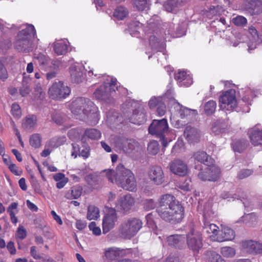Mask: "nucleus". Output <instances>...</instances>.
<instances>
[{
    "instance_id": "61",
    "label": "nucleus",
    "mask_w": 262,
    "mask_h": 262,
    "mask_svg": "<svg viewBox=\"0 0 262 262\" xmlns=\"http://www.w3.org/2000/svg\"><path fill=\"white\" fill-rule=\"evenodd\" d=\"M144 207L146 210H150L155 208L156 203L152 199H146L144 202Z\"/></svg>"
},
{
    "instance_id": "48",
    "label": "nucleus",
    "mask_w": 262,
    "mask_h": 262,
    "mask_svg": "<svg viewBox=\"0 0 262 262\" xmlns=\"http://www.w3.org/2000/svg\"><path fill=\"white\" fill-rule=\"evenodd\" d=\"M147 150L150 154L156 155L159 151L158 142L155 140L151 141L148 145Z\"/></svg>"
},
{
    "instance_id": "32",
    "label": "nucleus",
    "mask_w": 262,
    "mask_h": 262,
    "mask_svg": "<svg viewBox=\"0 0 262 262\" xmlns=\"http://www.w3.org/2000/svg\"><path fill=\"white\" fill-rule=\"evenodd\" d=\"M221 230L223 237H220V240H223L225 242L231 241L234 238V232L231 228L226 226H222Z\"/></svg>"
},
{
    "instance_id": "55",
    "label": "nucleus",
    "mask_w": 262,
    "mask_h": 262,
    "mask_svg": "<svg viewBox=\"0 0 262 262\" xmlns=\"http://www.w3.org/2000/svg\"><path fill=\"white\" fill-rule=\"evenodd\" d=\"M81 131L78 128H72L68 133V136L72 140L79 138Z\"/></svg>"
},
{
    "instance_id": "34",
    "label": "nucleus",
    "mask_w": 262,
    "mask_h": 262,
    "mask_svg": "<svg viewBox=\"0 0 262 262\" xmlns=\"http://www.w3.org/2000/svg\"><path fill=\"white\" fill-rule=\"evenodd\" d=\"M227 125L222 120H218L213 123L211 130L215 134L218 135L225 131Z\"/></svg>"
},
{
    "instance_id": "51",
    "label": "nucleus",
    "mask_w": 262,
    "mask_h": 262,
    "mask_svg": "<svg viewBox=\"0 0 262 262\" xmlns=\"http://www.w3.org/2000/svg\"><path fill=\"white\" fill-rule=\"evenodd\" d=\"M11 113L13 116L16 118H19L21 117L20 107L17 103H14L12 104Z\"/></svg>"
},
{
    "instance_id": "17",
    "label": "nucleus",
    "mask_w": 262,
    "mask_h": 262,
    "mask_svg": "<svg viewBox=\"0 0 262 262\" xmlns=\"http://www.w3.org/2000/svg\"><path fill=\"white\" fill-rule=\"evenodd\" d=\"M243 250L250 254H262V244L253 240H247L242 243Z\"/></svg>"
},
{
    "instance_id": "3",
    "label": "nucleus",
    "mask_w": 262,
    "mask_h": 262,
    "mask_svg": "<svg viewBox=\"0 0 262 262\" xmlns=\"http://www.w3.org/2000/svg\"><path fill=\"white\" fill-rule=\"evenodd\" d=\"M71 110L77 119L86 120L91 125H94L98 122V107L89 99L77 98L72 102Z\"/></svg>"
},
{
    "instance_id": "11",
    "label": "nucleus",
    "mask_w": 262,
    "mask_h": 262,
    "mask_svg": "<svg viewBox=\"0 0 262 262\" xmlns=\"http://www.w3.org/2000/svg\"><path fill=\"white\" fill-rule=\"evenodd\" d=\"M207 167L203 170L200 169L199 172L198 177L202 181H214L219 177L220 169L216 165L214 164V162L209 163L206 165Z\"/></svg>"
},
{
    "instance_id": "36",
    "label": "nucleus",
    "mask_w": 262,
    "mask_h": 262,
    "mask_svg": "<svg viewBox=\"0 0 262 262\" xmlns=\"http://www.w3.org/2000/svg\"><path fill=\"white\" fill-rule=\"evenodd\" d=\"M216 108V103L214 100H209L206 102L204 106V112L207 115H212Z\"/></svg>"
},
{
    "instance_id": "14",
    "label": "nucleus",
    "mask_w": 262,
    "mask_h": 262,
    "mask_svg": "<svg viewBox=\"0 0 262 262\" xmlns=\"http://www.w3.org/2000/svg\"><path fill=\"white\" fill-rule=\"evenodd\" d=\"M148 178L156 185L162 184L165 182V176L162 167L160 166H153L148 172Z\"/></svg>"
},
{
    "instance_id": "28",
    "label": "nucleus",
    "mask_w": 262,
    "mask_h": 262,
    "mask_svg": "<svg viewBox=\"0 0 262 262\" xmlns=\"http://www.w3.org/2000/svg\"><path fill=\"white\" fill-rule=\"evenodd\" d=\"M68 42L65 40L56 41L54 43V51L58 55H63L67 52Z\"/></svg>"
},
{
    "instance_id": "6",
    "label": "nucleus",
    "mask_w": 262,
    "mask_h": 262,
    "mask_svg": "<svg viewBox=\"0 0 262 262\" xmlns=\"http://www.w3.org/2000/svg\"><path fill=\"white\" fill-rule=\"evenodd\" d=\"M142 225V221L137 218L124 220L119 226V235L123 239H130L137 234Z\"/></svg>"
},
{
    "instance_id": "56",
    "label": "nucleus",
    "mask_w": 262,
    "mask_h": 262,
    "mask_svg": "<svg viewBox=\"0 0 262 262\" xmlns=\"http://www.w3.org/2000/svg\"><path fill=\"white\" fill-rule=\"evenodd\" d=\"M8 74L7 69L2 61L0 60V79L3 81H5L8 78Z\"/></svg>"
},
{
    "instance_id": "60",
    "label": "nucleus",
    "mask_w": 262,
    "mask_h": 262,
    "mask_svg": "<svg viewBox=\"0 0 262 262\" xmlns=\"http://www.w3.org/2000/svg\"><path fill=\"white\" fill-rule=\"evenodd\" d=\"M52 120L56 124L60 125L64 122V118L59 113H55L52 117Z\"/></svg>"
},
{
    "instance_id": "38",
    "label": "nucleus",
    "mask_w": 262,
    "mask_h": 262,
    "mask_svg": "<svg viewBox=\"0 0 262 262\" xmlns=\"http://www.w3.org/2000/svg\"><path fill=\"white\" fill-rule=\"evenodd\" d=\"M163 6L167 12L175 13L179 6V2L178 0H167Z\"/></svg>"
},
{
    "instance_id": "16",
    "label": "nucleus",
    "mask_w": 262,
    "mask_h": 262,
    "mask_svg": "<svg viewBox=\"0 0 262 262\" xmlns=\"http://www.w3.org/2000/svg\"><path fill=\"white\" fill-rule=\"evenodd\" d=\"M83 71L82 65L78 63L71 64L69 68V72L72 81L77 83L81 82L84 79Z\"/></svg>"
},
{
    "instance_id": "23",
    "label": "nucleus",
    "mask_w": 262,
    "mask_h": 262,
    "mask_svg": "<svg viewBox=\"0 0 262 262\" xmlns=\"http://www.w3.org/2000/svg\"><path fill=\"white\" fill-rule=\"evenodd\" d=\"M184 136L190 143L196 142L200 138L198 130L191 126H187L184 133Z\"/></svg>"
},
{
    "instance_id": "45",
    "label": "nucleus",
    "mask_w": 262,
    "mask_h": 262,
    "mask_svg": "<svg viewBox=\"0 0 262 262\" xmlns=\"http://www.w3.org/2000/svg\"><path fill=\"white\" fill-rule=\"evenodd\" d=\"M249 33L251 34V35L252 36L253 40L255 42V43L254 45H252L249 46L248 49L249 50H251L254 49L256 48L257 43H259V38H258V35L257 34V31L256 29L254 27H253V26L250 27L249 28Z\"/></svg>"
},
{
    "instance_id": "1",
    "label": "nucleus",
    "mask_w": 262,
    "mask_h": 262,
    "mask_svg": "<svg viewBox=\"0 0 262 262\" xmlns=\"http://www.w3.org/2000/svg\"><path fill=\"white\" fill-rule=\"evenodd\" d=\"M241 100L237 103L235 97V91L230 89L225 92L220 98V107L223 110L231 111L234 109L238 112L240 110L244 113H248L250 111V105L254 97L256 96L255 92L250 88H246L239 92Z\"/></svg>"
},
{
    "instance_id": "33",
    "label": "nucleus",
    "mask_w": 262,
    "mask_h": 262,
    "mask_svg": "<svg viewBox=\"0 0 262 262\" xmlns=\"http://www.w3.org/2000/svg\"><path fill=\"white\" fill-rule=\"evenodd\" d=\"M66 141V138L64 136L55 137L47 143L46 147L54 148L63 144Z\"/></svg>"
},
{
    "instance_id": "46",
    "label": "nucleus",
    "mask_w": 262,
    "mask_h": 262,
    "mask_svg": "<svg viewBox=\"0 0 262 262\" xmlns=\"http://www.w3.org/2000/svg\"><path fill=\"white\" fill-rule=\"evenodd\" d=\"M127 147H125L124 152L126 154H130L138 148L139 144L134 139H128Z\"/></svg>"
},
{
    "instance_id": "62",
    "label": "nucleus",
    "mask_w": 262,
    "mask_h": 262,
    "mask_svg": "<svg viewBox=\"0 0 262 262\" xmlns=\"http://www.w3.org/2000/svg\"><path fill=\"white\" fill-rule=\"evenodd\" d=\"M184 146V143L182 140H179L175 143L174 146H173L171 152L172 153H176L180 152L181 148H182Z\"/></svg>"
},
{
    "instance_id": "30",
    "label": "nucleus",
    "mask_w": 262,
    "mask_h": 262,
    "mask_svg": "<svg viewBox=\"0 0 262 262\" xmlns=\"http://www.w3.org/2000/svg\"><path fill=\"white\" fill-rule=\"evenodd\" d=\"M122 250L117 247H111L105 249L104 256L108 260L112 261L120 256Z\"/></svg>"
},
{
    "instance_id": "53",
    "label": "nucleus",
    "mask_w": 262,
    "mask_h": 262,
    "mask_svg": "<svg viewBox=\"0 0 262 262\" xmlns=\"http://www.w3.org/2000/svg\"><path fill=\"white\" fill-rule=\"evenodd\" d=\"M30 92V86L27 82L23 81L19 89V93L23 97L27 96Z\"/></svg>"
},
{
    "instance_id": "43",
    "label": "nucleus",
    "mask_w": 262,
    "mask_h": 262,
    "mask_svg": "<svg viewBox=\"0 0 262 262\" xmlns=\"http://www.w3.org/2000/svg\"><path fill=\"white\" fill-rule=\"evenodd\" d=\"M247 146V142L245 140H237L232 143V147L234 151L241 152Z\"/></svg>"
},
{
    "instance_id": "5",
    "label": "nucleus",
    "mask_w": 262,
    "mask_h": 262,
    "mask_svg": "<svg viewBox=\"0 0 262 262\" xmlns=\"http://www.w3.org/2000/svg\"><path fill=\"white\" fill-rule=\"evenodd\" d=\"M25 27L18 33L15 47L19 51L29 52L33 49L32 40L36 33L32 25H26Z\"/></svg>"
},
{
    "instance_id": "22",
    "label": "nucleus",
    "mask_w": 262,
    "mask_h": 262,
    "mask_svg": "<svg viewBox=\"0 0 262 262\" xmlns=\"http://www.w3.org/2000/svg\"><path fill=\"white\" fill-rule=\"evenodd\" d=\"M175 79L180 85L189 86L192 83V78L185 71H179L175 75Z\"/></svg>"
},
{
    "instance_id": "57",
    "label": "nucleus",
    "mask_w": 262,
    "mask_h": 262,
    "mask_svg": "<svg viewBox=\"0 0 262 262\" xmlns=\"http://www.w3.org/2000/svg\"><path fill=\"white\" fill-rule=\"evenodd\" d=\"M135 6L140 11H143L147 8L146 0H134Z\"/></svg>"
},
{
    "instance_id": "41",
    "label": "nucleus",
    "mask_w": 262,
    "mask_h": 262,
    "mask_svg": "<svg viewBox=\"0 0 262 262\" xmlns=\"http://www.w3.org/2000/svg\"><path fill=\"white\" fill-rule=\"evenodd\" d=\"M208 262H226L221 255L214 251H208L206 254Z\"/></svg>"
},
{
    "instance_id": "8",
    "label": "nucleus",
    "mask_w": 262,
    "mask_h": 262,
    "mask_svg": "<svg viewBox=\"0 0 262 262\" xmlns=\"http://www.w3.org/2000/svg\"><path fill=\"white\" fill-rule=\"evenodd\" d=\"M149 133L160 138L162 144L165 148L171 140H167L165 136L168 132V125L167 120H154L148 128Z\"/></svg>"
},
{
    "instance_id": "21",
    "label": "nucleus",
    "mask_w": 262,
    "mask_h": 262,
    "mask_svg": "<svg viewBox=\"0 0 262 262\" xmlns=\"http://www.w3.org/2000/svg\"><path fill=\"white\" fill-rule=\"evenodd\" d=\"M134 204V200L130 194L121 197L116 205L117 208L123 212L129 211Z\"/></svg>"
},
{
    "instance_id": "59",
    "label": "nucleus",
    "mask_w": 262,
    "mask_h": 262,
    "mask_svg": "<svg viewBox=\"0 0 262 262\" xmlns=\"http://www.w3.org/2000/svg\"><path fill=\"white\" fill-rule=\"evenodd\" d=\"M223 234H222L221 229L216 230V232L215 233H214L213 234H211L210 235V238L212 241L214 242H223V240H220L219 239L220 237H223Z\"/></svg>"
},
{
    "instance_id": "24",
    "label": "nucleus",
    "mask_w": 262,
    "mask_h": 262,
    "mask_svg": "<svg viewBox=\"0 0 262 262\" xmlns=\"http://www.w3.org/2000/svg\"><path fill=\"white\" fill-rule=\"evenodd\" d=\"M194 159L199 162L203 163L205 166L209 163L214 162V160L210 158L206 152L199 150L195 152L193 155Z\"/></svg>"
},
{
    "instance_id": "50",
    "label": "nucleus",
    "mask_w": 262,
    "mask_h": 262,
    "mask_svg": "<svg viewBox=\"0 0 262 262\" xmlns=\"http://www.w3.org/2000/svg\"><path fill=\"white\" fill-rule=\"evenodd\" d=\"M163 102V99L161 97H152L149 102L148 105L150 109H154L156 107L159 106L160 103Z\"/></svg>"
},
{
    "instance_id": "47",
    "label": "nucleus",
    "mask_w": 262,
    "mask_h": 262,
    "mask_svg": "<svg viewBox=\"0 0 262 262\" xmlns=\"http://www.w3.org/2000/svg\"><path fill=\"white\" fill-rule=\"evenodd\" d=\"M35 59L37 60L38 64L41 68H45L47 66L50 61V58L42 54H39Z\"/></svg>"
},
{
    "instance_id": "10",
    "label": "nucleus",
    "mask_w": 262,
    "mask_h": 262,
    "mask_svg": "<svg viewBox=\"0 0 262 262\" xmlns=\"http://www.w3.org/2000/svg\"><path fill=\"white\" fill-rule=\"evenodd\" d=\"M203 238L201 232L191 229L187 234V244L189 249L194 253H198L203 246Z\"/></svg>"
},
{
    "instance_id": "7",
    "label": "nucleus",
    "mask_w": 262,
    "mask_h": 262,
    "mask_svg": "<svg viewBox=\"0 0 262 262\" xmlns=\"http://www.w3.org/2000/svg\"><path fill=\"white\" fill-rule=\"evenodd\" d=\"M117 89L116 79L107 76L104 84L94 93V96L98 100L110 102L112 96Z\"/></svg>"
},
{
    "instance_id": "52",
    "label": "nucleus",
    "mask_w": 262,
    "mask_h": 262,
    "mask_svg": "<svg viewBox=\"0 0 262 262\" xmlns=\"http://www.w3.org/2000/svg\"><path fill=\"white\" fill-rule=\"evenodd\" d=\"M232 23L236 26H243L245 25L247 23V19L243 16H237L235 17H233L232 18Z\"/></svg>"
},
{
    "instance_id": "42",
    "label": "nucleus",
    "mask_w": 262,
    "mask_h": 262,
    "mask_svg": "<svg viewBox=\"0 0 262 262\" xmlns=\"http://www.w3.org/2000/svg\"><path fill=\"white\" fill-rule=\"evenodd\" d=\"M220 252L224 257L231 258L235 255L236 251L232 247L226 246L221 248Z\"/></svg>"
},
{
    "instance_id": "13",
    "label": "nucleus",
    "mask_w": 262,
    "mask_h": 262,
    "mask_svg": "<svg viewBox=\"0 0 262 262\" xmlns=\"http://www.w3.org/2000/svg\"><path fill=\"white\" fill-rule=\"evenodd\" d=\"M171 103L172 104L174 110L178 112L179 117L182 119L189 120L197 114L196 110L188 108L174 100L171 101Z\"/></svg>"
},
{
    "instance_id": "40",
    "label": "nucleus",
    "mask_w": 262,
    "mask_h": 262,
    "mask_svg": "<svg viewBox=\"0 0 262 262\" xmlns=\"http://www.w3.org/2000/svg\"><path fill=\"white\" fill-rule=\"evenodd\" d=\"M128 12L126 8L123 7H118L114 12V16L119 20H122L128 15Z\"/></svg>"
},
{
    "instance_id": "49",
    "label": "nucleus",
    "mask_w": 262,
    "mask_h": 262,
    "mask_svg": "<svg viewBox=\"0 0 262 262\" xmlns=\"http://www.w3.org/2000/svg\"><path fill=\"white\" fill-rule=\"evenodd\" d=\"M30 144L35 148L39 147L41 145V137L38 134L32 135L30 138Z\"/></svg>"
},
{
    "instance_id": "29",
    "label": "nucleus",
    "mask_w": 262,
    "mask_h": 262,
    "mask_svg": "<svg viewBox=\"0 0 262 262\" xmlns=\"http://www.w3.org/2000/svg\"><path fill=\"white\" fill-rule=\"evenodd\" d=\"M37 124V118L34 115H29L23 120V127L27 130L32 131Z\"/></svg>"
},
{
    "instance_id": "2",
    "label": "nucleus",
    "mask_w": 262,
    "mask_h": 262,
    "mask_svg": "<svg viewBox=\"0 0 262 262\" xmlns=\"http://www.w3.org/2000/svg\"><path fill=\"white\" fill-rule=\"evenodd\" d=\"M156 211L162 219L166 222H180L184 217V209L174 196L169 194L161 196Z\"/></svg>"
},
{
    "instance_id": "63",
    "label": "nucleus",
    "mask_w": 262,
    "mask_h": 262,
    "mask_svg": "<svg viewBox=\"0 0 262 262\" xmlns=\"http://www.w3.org/2000/svg\"><path fill=\"white\" fill-rule=\"evenodd\" d=\"M252 172L253 171L250 169H243L238 172L237 177L240 179H245L251 175Z\"/></svg>"
},
{
    "instance_id": "20",
    "label": "nucleus",
    "mask_w": 262,
    "mask_h": 262,
    "mask_svg": "<svg viewBox=\"0 0 262 262\" xmlns=\"http://www.w3.org/2000/svg\"><path fill=\"white\" fill-rule=\"evenodd\" d=\"M245 9L251 15L258 14L262 12V2L258 0H247Z\"/></svg>"
},
{
    "instance_id": "19",
    "label": "nucleus",
    "mask_w": 262,
    "mask_h": 262,
    "mask_svg": "<svg viewBox=\"0 0 262 262\" xmlns=\"http://www.w3.org/2000/svg\"><path fill=\"white\" fill-rule=\"evenodd\" d=\"M132 111V109L129 110V114H132L130 116L128 114L126 115L124 114L131 122L134 124H141L145 121L146 114L143 109L141 108L139 110Z\"/></svg>"
},
{
    "instance_id": "12",
    "label": "nucleus",
    "mask_w": 262,
    "mask_h": 262,
    "mask_svg": "<svg viewBox=\"0 0 262 262\" xmlns=\"http://www.w3.org/2000/svg\"><path fill=\"white\" fill-rule=\"evenodd\" d=\"M118 221V216L116 210L110 209L104 215L102 220V230L103 233H106L114 228Z\"/></svg>"
},
{
    "instance_id": "58",
    "label": "nucleus",
    "mask_w": 262,
    "mask_h": 262,
    "mask_svg": "<svg viewBox=\"0 0 262 262\" xmlns=\"http://www.w3.org/2000/svg\"><path fill=\"white\" fill-rule=\"evenodd\" d=\"M27 236V231L23 226H19L17 228L16 237L20 239H24Z\"/></svg>"
},
{
    "instance_id": "35",
    "label": "nucleus",
    "mask_w": 262,
    "mask_h": 262,
    "mask_svg": "<svg viewBox=\"0 0 262 262\" xmlns=\"http://www.w3.org/2000/svg\"><path fill=\"white\" fill-rule=\"evenodd\" d=\"M100 217V211L97 207L91 205L88 208L87 219L89 220H95Z\"/></svg>"
},
{
    "instance_id": "39",
    "label": "nucleus",
    "mask_w": 262,
    "mask_h": 262,
    "mask_svg": "<svg viewBox=\"0 0 262 262\" xmlns=\"http://www.w3.org/2000/svg\"><path fill=\"white\" fill-rule=\"evenodd\" d=\"M142 24L139 21H133L129 25L130 34L132 36L138 37L141 29Z\"/></svg>"
},
{
    "instance_id": "31",
    "label": "nucleus",
    "mask_w": 262,
    "mask_h": 262,
    "mask_svg": "<svg viewBox=\"0 0 262 262\" xmlns=\"http://www.w3.org/2000/svg\"><path fill=\"white\" fill-rule=\"evenodd\" d=\"M82 189L79 186H74L65 192L64 197L69 200L77 199L82 193Z\"/></svg>"
},
{
    "instance_id": "54",
    "label": "nucleus",
    "mask_w": 262,
    "mask_h": 262,
    "mask_svg": "<svg viewBox=\"0 0 262 262\" xmlns=\"http://www.w3.org/2000/svg\"><path fill=\"white\" fill-rule=\"evenodd\" d=\"M146 224L149 228L152 230H155L157 228V226L154 219V215L152 213H148L146 216Z\"/></svg>"
},
{
    "instance_id": "18",
    "label": "nucleus",
    "mask_w": 262,
    "mask_h": 262,
    "mask_svg": "<svg viewBox=\"0 0 262 262\" xmlns=\"http://www.w3.org/2000/svg\"><path fill=\"white\" fill-rule=\"evenodd\" d=\"M149 46L153 52H162V56L166 60L167 56L164 53L165 43L158 39L155 35H151L149 39Z\"/></svg>"
},
{
    "instance_id": "64",
    "label": "nucleus",
    "mask_w": 262,
    "mask_h": 262,
    "mask_svg": "<svg viewBox=\"0 0 262 262\" xmlns=\"http://www.w3.org/2000/svg\"><path fill=\"white\" fill-rule=\"evenodd\" d=\"M90 230L92 231L93 233L96 235H99L101 234V229L99 227L96 226V223L94 222H91L89 226Z\"/></svg>"
},
{
    "instance_id": "44",
    "label": "nucleus",
    "mask_w": 262,
    "mask_h": 262,
    "mask_svg": "<svg viewBox=\"0 0 262 262\" xmlns=\"http://www.w3.org/2000/svg\"><path fill=\"white\" fill-rule=\"evenodd\" d=\"M85 135L91 139L97 140L101 137V134L99 130L95 128H90L85 130Z\"/></svg>"
},
{
    "instance_id": "26",
    "label": "nucleus",
    "mask_w": 262,
    "mask_h": 262,
    "mask_svg": "<svg viewBox=\"0 0 262 262\" xmlns=\"http://www.w3.org/2000/svg\"><path fill=\"white\" fill-rule=\"evenodd\" d=\"M250 138L254 146L262 145V130L255 127L250 132Z\"/></svg>"
},
{
    "instance_id": "37",
    "label": "nucleus",
    "mask_w": 262,
    "mask_h": 262,
    "mask_svg": "<svg viewBox=\"0 0 262 262\" xmlns=\"http://www.w3.org/2000/svg\"><path fill=\"white\" fill-rule=\"evenodd\" d=\"M127 140L128 139L124 137L115 138L113 144H114L116 150L120 152H124L125 147L124 146V144H126L127 143Z\"/></svg>"
},
{
    "instance_id": "27",
    "label": "nucleus",
    "mask_w": 262,
    "mask_h": 262,
    "mask_svg": "<svg viewBox=\"0 0 262 262\" xmlns=\"http://www.w3.org/2000/svg\"><path fill=\"white\" fill-rule=\"evenodd\" d=\"M217 229H219V227L214 224L210 223L207 220L206 214L204 213L203 226V232L208 234L210 237V235L216 232Z\"/></svg>"
},
{
    "instance_id": "25",
    "label": "nucleus",
    "mask_w": 262,
    "mask_h": 262,
    "mask_svg": "<svg viewBox=\"0 0 262 262\" xmlns=\"http://www.w3.org/2000/svg\"><path fill=\"white\" fill-rule=\"evenodd\" d=\"M185 239L183 235L173 234L167 237V242L170 246L179 248L184 243Z\"/></svg>"
},
{
    "instance_id": "4",
    "label": "nucleus",
    "mask_w": 262,
    "mask_h": 262,
    "mask_svg": "<svg viewBox=\"0 0 262 262\" xmlns=\"http://www.w3.org/2000/svg\"><path fill=\"white\" fill-rule=\"evenodd\" d=\"M103 172L105 173L110 182L116 183L123 189L130 191L136 189L137 183L134 174L123 165L119 164L116 170L109 169L104 170Z\"/></svg>"
},
{
    "instance_id": "15",
    "label": "nucleus",
    "mask_w": 262,
    "mask_h": 262,
    "mask_svg": "<svg viewBox=\"0 0 262 262\" xmlns=\"http://www.w3.org/2000/svg\"><path fill=\"white\" fill-rule=\"evenodd\" d=\"M170 170L176 175L183 177L187 174L188 166L182 160L175 159L171 161L169 164Z\"/></svg>"
},
{
    "instance_id": "9",
    "label": "nucleus",
    "mask_w": 262,
    "mask_h": 262,
    "mask_svg": "<svg viewBox=\"0 0 262 262\" xmlns=\"http://www.w3.org/2000/svg\"><path fill=\"white\" fill-rule=\"evenodd\" d=\"M49 95L53 99L61 100L68 96L71 90L66 84L61 81L55 82L50 88Z\"/></svg>"
}]
</instances>
